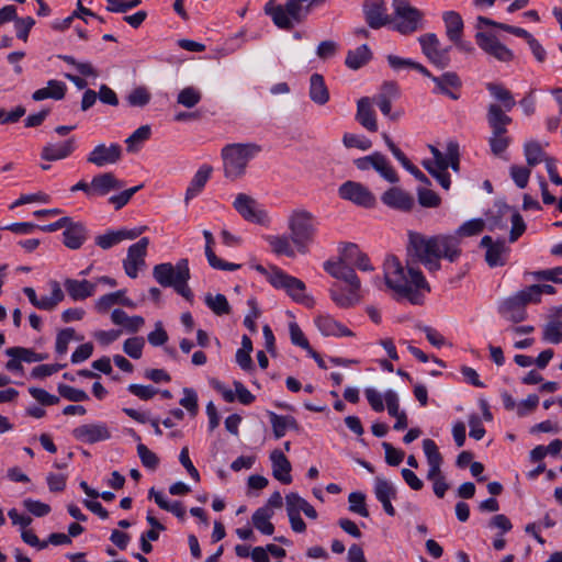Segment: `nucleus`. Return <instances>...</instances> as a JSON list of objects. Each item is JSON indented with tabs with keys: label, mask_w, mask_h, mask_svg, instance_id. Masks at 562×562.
Listing matches in <instances>:
<instances>
[{
	"label": "nucleus",
	"mask_w": 562,
	"mask_h": 562,
	"mask_svg": "<svg viewBox=\"0 0 562 562\" xmlns=\"http://www.w3.org/2000/svg\"><path fill=\"white\" fill-rule=\"evenodd\" d=\"M407 256L404 267L397 257L389 256L384 262V280L387 288L413 304L422 303L419 290L430 291L423 272L414 267L420 262L429 272L440 270V259L454 262L461 256L460 239L454 235L426 236L409 232Z\"/></svg>",
	"instance_id": "f257e3e1"
},
{
	"label": "nucleus",
	"mask_w": 562,
	"mask_h": 562,
	"mask_svg": "<svg viewBox=\"0 0 562 562\" xmlns=\"http://www.w3.org/2000/svg\"><path fill=\"white\" fill-rule=\"evenodd\" d=\"M327 0H286L284 5H273L268 2L265 13L271 16L273 23L282 30H292L294 24L302 23L314 7H318Z\"/></svg>",
	"instance_id": "f03ea898"
},
{
	"label": "nucleus",
	"mask_w": 562,
	"mask_h": 562,
	"mask_svg": "<svg viewBox=\"0 0 562 562\" xmlns=\"http://www.w3.org/2000/svg\"><path fill=\"white\" fill-rule=\"evenodd\" d=\"M261 151L254 143H234L222 148L223 170L226 179L236 181L246 175L249 161Z\"/></svg>",
	"instance_id": "7ed1b4c3"
},
{
	"label": "nucleus",
	"mask_w": 562,
	"mask_h": 562,
	"mask_svg": "<svg viewBox=\"0 0 562 562\" xmlns=\"http://www.w3.org/2000/svg\"><path fill=\"white\" fill-rule=\"evenodd\" d=\"M153 276L161 286L173 288L186 300L193 297L188 285L191 277L188 259H180L175 266L170 262L158 263L153 269Z\"/></svg>",
	"instance_id": "20e7f679"
},
{
	"label": "nucleus",
	"mask_w": 562,
	"mask_h": 562,
	"mask_svg": "<svg viewBox=\"0 0 562 562\" xmlns=\"http://www.w3.org/2000/svg\"><path fill=\"white\" fill-rule=\"evenodd\" d=\"M292 244L301 255H306L317 233V222L313 213L305 209L293 210L288 218Z\"/></svg>",
	"instance_id": "39448f33"
},
{
	"label": "nucleus",
	"mask_w": 562,
	"mask_h": 562,
	"mask_svg": "<svg viewBox=\"0 0 562 562\" xmlns=\"http://www.w3.org/2000/svg\"><path fill=\"white\" fill-rule=\"evenodd\" d=\"M486 119L492 130L488 145L491 151L495 156H498L503 154L510 144V138L506 134L507 126L512 123V117L504 113L499 104L491 103L487 108Z\"/></svg>",
	"instance_id": "423d86ee"
},
{
	"label": "nucleus",
	"mask_w": 562,
	"mask_h": 562,
	"mask_svg": "<svg viewBox=\"0 0 562 562\" xmlns=\"http://www.w3.org/2000/svg\"><path fill=\"white\" fill-rule=\"evenodd\" d=\"M393 29L403 35L416 32L422 27L424 13L412 7L406 0H393Z\"/></svg>",
	"instance_id": "0eeeda50"
},
{
	"label": "nucleus",
	"mask_w": 562,
	"mask_h": 562,
	"mask_svg": "<svg viewBox=\"0 0 562 562\" xmlns=\"http://www.w3.org/2000/svg\"><path fill=\"white\" fill-rule=\"evenodd\" d=\"M269 282L276 289H284L295 302L307 307L314 306L315 301L305 293V284L302 280L286 274L281 269L274 268L273 272L269 276Z\"/></svg>",
	"instance_id": "6e6552de"
},
{
	"label": "nucleus",
	"mask_w": 562,
	"mask_h": 562,
	"mask_svg": "<svg viewBox=\"0 0 562 562\" xmlns=\"http://www.w3.org/2000/svg\"><path fill=\"white\" fill-rule=\"evenodd\" d=\"M529 303H532V299L528 291L524 289L505 299L501 303L498 312L506 319L518 324L527 318L526 307Z\"/></svg>",
	"instance_id": "1a4fd4ad"
},
{
	"label": "nucleus",
	"mask_w": 562,
	"mask_h": 562,
	"mask_svg": "<svg viewBox=\"0 0 562 562\" xmlns=\"http://www.w3.org/2000/svg\"><path fill=\"white\" fill-rule=\"evenodd\" d=\"M423 53L429 61L438 67L445 69L450 65V47L441 48L440 41L434 33H427L418 37Z\"/></svg>",
	"instance_id": "9d476101"
},
{
	"label": "nucleus",
	"mask_w": 562,
	"mask_h": 562,
	"mask_svg": "<svg viewBox=\"0 0 562 562\" xmlns=\"http://www.w3.org/2000/svg\"><path fill=\"white\" fill-rule=\"evenodd\" d=\"M233 206L245 221L259 225H266L269 222L267 212L259 209L258 202L246 193H238Z\"/></svg>",
	"instance_id": "9b49d317"
},
{
	"label": "nucleus",
	"mask_w": 562,
	"mask_h": 562,
	"mask_svg": "<svg viewBox=\"0 0 562 562\" xmlns=\"http://www.w3.org/2000/svg\"><path fill=\"white\" fill-rule=\"evenodd\" d=\"M355 166L359 170H368L373 168L383 179L391 183H397L400 180L396 171L391 166L386 157L379 151L356 159Z\"/></svg>",
	"instance_id": "f8f14e48"
},
{
	"label": "nucleus",
	"mask_w": 562,
	"mask_h": 562,
	"mask_svg": "<svg viewBox=\"0 0 562 562\" xmlns=\"http://www.w3.org/2000/svg\"><path fill=\"white\" fill-rule=\"evenodd\" d=\"M400 97V88L395 81H385L380 87L379 93L371 98L372 105L376 104L382 114L391 121H397L403 112H391L392 101Z\"/></svg>",
	"instance_id": "ddd939ff"
},
{
	"label": "nucleus",
	"mask_w": 562,
	"mask_h": 562,
	"mask_svg": "<svg viewBox=\"0 0 562 562\" xmlns=\"http://www.w3.org/2000/svg\"><path fill=\"white\" fill-rule=\"evenodd\" d=\"M339 195L344 200L353 202L363 207L375 205V196L363 184L355 181H346L339 187Z\"/></svg>",
	"instance_id": "4468645a"
},
{
	"label": "nucleus",
	"mask_w": 562,
	"mask_h": 562,
	"mask_svg": "<svg viewBox=\"0 0 562 562\" xmlns=\"http://www.w3.org/2000/svg\"><path fill=\"white\" fill-rule=\"evenodd\" d=\"M476 44L486 54L493 56L499 61L508 63L514 59V53L501 43L493 34L477 32L475 35Z\"/></svg>",
	"instance_id": "2eb2a0df"
},
{
	"label": "nucleus",
	"mask_w": 562,
	"mask_h": 562,
	"mask_svg": "<svg viewBox=\"0 0 562 562\" xmlns=\"http://www.w3.org/2000/svg\"><path fill=\"white\" fill-rule=\"evenodd\" d=\"M122 158V147L117 143L98 144L87 156V162L97 167L115 165Z\"/></svg>",
	"instance_id": "dca6fc26"
},
{
	"label": "nucleus",
	"mask_w": 562,
	"mask_h": 562,
	"mask_svg": "<svg viewBox=\"0 0 562 562\" xmlns=\"http://www.w3.org/2000/svg\"><path fill=\"white\" fill-rule=\"evenodd\" d=\"M148 245L149 239L142 237L137 243L130 246L127 257L123 262L125 273L130 278L135 279L138 274V268L145 265Z\"/></svg>",
	"instance_id": "f3484780"
},
{
	"label": "nucleus",
	"mask_w": 562,
	"mask_h": 562,
	"mask_svg": "<svg viewBox=\"0 0 562 562\" xmlns=\"http://www.w3.org/2000/svg\"><path fill=\"white\" fill-rule=\"evenodd\" d=\"M362 8L366 22L371 29L378 30L393 22L384 0H364Z\"/></svg>",
	"instance_id": "a211bd4d"
},
{
	"label": "nucleus",
	"mask_w": 562,
	"mask_h": 562,
	"mask_svg": "<svg viewBox=\"0 0 562 562\" xmlns=\"http://www.w3.org/2000/svg\"><path fill=\"white\" fill-rule=\"evenodd\" d=\"M324 269L333 278L344 281L348 288H351V292H359L361 282L351 266L338 260H328L324 263Z\"/></svg>",
	"instance_id": "6ab92c4d"
},
{
	"label": "nucleus",
	"mask_w": 562,
	"mask_h": 562,
	"mask_svg": "<svg viewBox=\"0 0 562 562\" xmlns=\"http://www.w3.org/2000/svg\"><path fill=\"white\" fill-rule=\"evenodd\" d=\"M71 434L78 441L90 445L111 438V431L105 424L81 425L76 427Z\"/></svg>",
	"instance_id": "aec40b11"
},
{
	"label": "nucleus",
	"mask_w": 562,
	"mask_h": 562,
	"mask_svg": "<svg viewBox=\"0 0 562 562\" xmlns=\"http://www.w3.org/2000/svg\"><path fill=\"white\" fill-rule=\"evenodd\" d=\"M381 201L386 206L402 212H409L415 205L414 198L398 187L387 189L381 195Z\"/></svg>",
	"instance_id": "412c9836"
},
{
	"label": "nucleus",
	"mask_w": 562,
	"mask_h": 562,
	"mask_svg": "<svg viewBox=\"0 0 562 562\" xmlns=\"http://www.w3.org/2000/svg\"><path fill=\"white\" fill-rule=\"evenodd\" d=\"M480 245L486 248L485 261L491 267H502L506 263L505 255L508 248L504 240L494 241L491 236H484Z\"/></svg>",
	"instance_id": "4be33fe9"
},
{
	"label": "nucleus",
	"mask_w": 562,
	"mask_h": 562,
	"mask_svg": "<svg viewBox=\"0 0 562 562\" xmlns=\"http://www.w3.org/2000/svg\"><path fill=\"white\" fill-rule=\"evenodd\" d=\"M374 494L376 499L382 504L384 512L393 517L396 512L391 501L396 498V488L384 477H375L374 481Z\"/></svg>",
	"instance_id": "5701e85b"
},
{
	"label": "nucleus",
	"mask_w": 562,
	"mask_h": 562,
	"mask_svg": "<svg viewBox=\"0 0 562 562\" xmlns=\"http://www.w3.org/2000/svg\"><path fill=\"white\" fill-rule=\"evenodd\" d=\"M76 149V139L70 137L61 143H49L42 148L41 158L46 161H57L66 159Z\"/></svg>",
	"instance_id": "b1692460"
},
{
	"label": "nucleus",
	"mask_w": 562,
	"mask_h": 562,
	"mask_svg": "<svg viewBox=\"0 0 562 562\" xmlns=\"http://www.w3.org/2000/svg\"><path fill=\"white\" fill-rule=\"evenodd\" d=\"M432 82L436 85L435 92L446 94L452 100H458L459 94L454 90H459L462 86L461 79L454 71H447L441 76L431 77Z\"/></svg>",
	"instance_id": "393cba45"
},
{
	"label": "nucleus",
	"mask_w": 562,
	"mask_h": 562,
	"mask_svg": "<svg viewBox=\"0 0 562 562\" xmlns=\"http://www.w3.org/2000/svg\"><path fill=\"white\" fill-rule=\"evenodd\" d=\"M356 120L369 132L378 131V121L369 97H362L357 101Z\"/></svg>",
	"instance_id": "a878e982"
},
{
	"label": "nucleus",
	"mask_w": 562,
	"mask_h": 562,
	"mask_svg": "<svg viewBox=\"0 0 562 562\" xmlns=\"http://www.w3.org/2000/svg\"><path fill=\"white\" fill-rule=\"evenodd\" d=\"M423 450L429 464L427 479L430 481H435L437 477L443 476L440 470L442 463V456L440 454L436 442L431 439H424Z\"/></svg>",
	"instance_id": "bb28decb"
},
{
	"label": "nucleus",
	"mask_w": 562,
	"mask_h": 562,
	"mask_svg": "<svg viewBox=\"0 0 562 562\" xmlns=\"http://www.w3.org/2000/svg\"><path fill=\"white\" fill-rule=\"evenodd\" d=\"M64 286L74 301H83L95 293V284L88 280L66 279Z\"/></svg>",
	"instance_id": "cd10ccee"
},
{
	"label": "nucleus",
	"mask_w": 562,
	"mask_h": 562,
	"mask_svg": "<svg viewBox=\"0 0 562 562\" xmlns=\"http://www.w3.org/2000/svg\"><path fill=\"white\" fill-rule=\"evenodd\" d=\"M270 460L273 477L283 484H290L292 482L290 474L292 467L285 454L276 449L270 453Z\"/></svg>",
	"instance_id": "c85d7f7f"
},
{
	"label": "nucleus",
	"mask_w": 562,
	"mask_h": 562,
	"mask_svg": "<svg viewBox=\"0 0 562 562\" xmlns=\"http://www.w3.org/2000/svg\"><path fill=\"white\" fill-rule=\"evenodd\" d=\"M315 324L324 336L352 337L355 335L349 328L329 315L317 316Z\"/></svg>",
	"instance_id": "c756f323"
},
{
	"label": "nucleus",
	"mask_w": 562,
	"mask_h": 562,
	"mask_svg": "<svg viewBox=\"0 0 562 562\" xmlns=\"http://www.w3.org/2000/svg\"><path fill=\"white\" fill-rule=\"evenodd\" d=\"M92 194L106 195L110 191L121 190L124 182L115 177L113 172H104L94 176L91 180Z\"/></svg>",
	"instance_id": "7c9ffc66"
},
{
	"label": "nucleus",
	"mask_w": 562,
	"mask_h": 562,
	"mask_svg": "<svg viewBox=\"0 0 562 562\" xmlns=\"http://www.w3.org/2000/svg\"><path fill=\"white\" fill-rule=\"evenodd\" d=\"M64 245L72 250L79 249L87 239V228L81 222H75L71 218V224H69L64 233Z\"/></svg>",
	"instance_id": "2f4dec72"
},
{
	"label": "nucleus",
	"mask_w": 562,
	"mask_h": 562,
	"mask_svg": "<svg viewBox=\"0 0 562 562\" xmlns=\"http://www.w3.org/2000/svg\"><path fill=\"white\" fill-rule=\"evenodd\" d=\"M115 304H120L130 308H134L136 306V304L126 296V290H119L99 297V300L95 302V310L99 313H105Z\"/></svg>",
	"instance_id": "473e14b6"
},
{
	"label": "nucleus",
	"mask_w": 562,
	"mask_h": 562,
	"mask_svg": "<svg viewBox=\"0 0 562 562\" xmlns=\"http://www.w3.org/2000/svg\"><path fill=\"white\" fill-rule=\"evenodd\" d=\"M203 236L205 239V256L209 265L213 269L217 270H226V271H235L240 268L238 263H231L220 259L215 252L213 251V245L215 243L213 234L210 231H203Z\"/></svg>",
	"instance_id": "72a5a7b5"
},
{
	"label": "nucleus",
	"mask_w": 562,
	"mask_h": 562,
	"mask_svg": "<svg viewBox=\"0 0 562 562\" xmlns=\"http://www.w3.org/2000/svg\"><path fill=\"white\" fill-rule=\"evenodd\" d=\"M269 418L276 439L282 438L289 429L295 431L300 430V425L293 416L278 415L273 412H269Z\"/></svg>",
	"instance_id": "f704fd0d"
},
{
	"label": "nucleus",
	"mask_w": 562,
	"mask_h": 562,
	"mask_svg": "<svg viewBox=\"0 0 562 562\" xmlns=\"http://www.w3.org/2000/svg\"><path fill=\"white\" fill-rule=\"evenodd\" d=\"M308 97L317 105H325L329 101V91L322 75L311 76Z\"/></svg>",
	"instance_id": "c9c22d12"
},
{
	"label": "nucleus",
	"mask_w": 562,
	"mask_h": 562,
	"mask_svg": "<svg viewBox=\"0 0 562 562\" xmlns=\"http://www.w3.org/2000/svg\"><path fill=\"white\" fill-rule=\"evenodd\" d=\"M67 86L63 81L55 79L48 80L47 86L35 90L32 93L34 101H42L45 99L61 100L65 98Z\"/></svg>",
	"instance_id": "e433bc0d"
},
{
	"label": "nucleus",
	"mask_w": 562,
	"mask_h": 562,
	"mask_svg": "<svg viewBox=\"0 0 562 562\" xmlns=\"http://www.w3.org/2000/svg\"><path fill=\"white\" fill-rule=\"evenodd\" d=\"M212 171L213 168L209 165H203L200 167V169L193 176L189 187L187 188L184 196L186 202L196 196L203 190L211 177Z\"/></svg>",
	"instance_id": "4c0bfd02"
},
{
	"label": "nucleus",
	"mask_w": 562,
	"mask_h": 562,
	"mask_svg": "<svg viewBox=\"0 0 562 562\" xmlns=\"http://www.w3.org/2000/svg\"><path fill=\"white\" fill-rule=\"evenodd\" d=\"M513 207L506 203H497L486 214L487 227L490 231L504 229L507 224L504 217L513 212Z\"/></svg>",
	"instance_id": "58836bf2"
},
{
	"label": "nucleus",
	"mask_w": 562,
	"mask_h": 562,
	"mask_svg": "<svg viewBox=\"0 0 562 562\" xmlns=\"http://www.w3.org/2000/svg\"><path fill=\"white\" fill-rule=\"evenodd\" d=\"M443 22L446 24V33L448 38L453 43H459V38L463 32V20L456 11H447L443 13Z\"/></svg>",
	"instance_id": "ea45409f"
},
{
	"label": "nucleus",
	"mask_w": 562,
	"mask_h": 562,
	"mask_svg": "<svg viewBox=\"0 0 562 562\" xmlns=\"http://www.w3.org/2000/svg\"><path fill=\"white\" fill-rule=\"evenodd\" d=\"M271 250L278 256H286L289 258L295 257V250L292 246L291 236L285 235H269L266 237Z\"/></svg>",
	"instance_id": "a19ab883"
},
{
	"label": "nucleus",
	"mask_w": 562,
	"mask_h": 562,
	"mask_svg": "<svg viewBox=\"0 0 562 562\" xmlns=\"http://www.w3.org/2000/svg\"><path fill=\"white\" fill-rule=\"evenodd\" d=\"M330 299L340 308H350L359 302L358 292H351L348 288L347 293L342 292L337 283L329 289Z\"/></svg>",
	"instance_id": "79ce46f5"
},
{
	"label": "nucleus",
	"mask_w": 562,
	"mask_h": 562,
	"mask_svg": "<svg viewBox=\"0 0 562 562\" xmlns=\"http://www.w3.org/2000/svg\"><path fill=\"white\" fill-rule=\"evenodd\" d=\"M272 512L268 507L258 508L251 516L254 527L263 535L271 536L274 532V526L270 521Z\"/></svg>",
	"instance_id": "37998d69"
},
{
	"label": "nucleus",
	"mask_w": 562,
	"mask_h": 562,
	"mask_svg": "<svg viewBox=\"0 0 562 562\" xmlns=\"http://www.w3.org/2000/svg\"><path fill=\"white\" fill-rule=\"evenodd\" d=\"M486 89L496 100L502 102L503 105L499 106L502 108L504 113L509 112L516 105L512 92L504 86L499 83L488 82L486 85Z\"/></svg>",
	"instance_id": "c03bdc74"
},
{
	"label": "nucleus",
	"mask_w": 562,
	"mask_h": 562,
	"mask_svg": "<svg viewBox=\"0 0 562 562\" xmlns=\"http://www.w3.org/2000/svg\"><path fill=\"white\" fill-rule=\"evenodd\" d=\"M372 57L371 50L368 45L363 44L355 50H349L345 60L348 68L357 70L364 66Z\"/></svg>",
	"instance_id": "a18cd8bd"
},
{
	"label": "nucleus",
	"mask_w": 562,
	"mask_h": 562,
	"mask_svg": "<svg viewBox=\"0 0 562 562\" xmlns=\"http://www.w3.org/2000/svg\"><path fill=\"white\" fill-rule=\"evenodd\" d=\"M52 285V294L38 297V302L35 307L44 311H53L58 303H60L65 295L64 292L57 281H53Z\"/></svg>",
	"instance_id": "49530a36"
},
{
	"label": "nucleus",
	"mask_w": 562,
	"mask_h": 562,
	"mask_svg": "<svg viewBox=\"0 0 562 562\" xmlns=\"http://www.w3.org/2000/svg\"><path fill=\"white\" fill-rule=\"evenodd\" d=\"M542 339L554 345L562 342V321L549 316L547 324L543 326Z\"/></svg>",
	"instance_id": "de8ad7c7"
},
{
	"label": "nucleus",
	"mask_w": 562,
	"mask_h": 562,
	"mask_svg": "<svg viewBox=\"0 0 562 562\" xmlns=\"http://www.w3.org/2000/svg\"><path fill=\"white\" fill-rule=\"evenodd\" d=\"M525 157L528 167L532 168L548 157L538 142H528L524 146Z\"/></svg>",
	"instance_id": "09e8293b"
},
{
	"label": "nucleus",
	"mask_w": 562,
	"mask_h": 562,
	"mask_svg": "<svg viewBox=\"0 0 562 562\" xmlns=\"http://www.w3.org/2000/svg\"><path fill=\"white\" fill-rule=\"evenodd\" d=\"M205 304L215 315H226L231 313V305L224 294L205 295Z\"/></svg>",
	"instance_id": "8fccbe9b"
},
{
	"label": "nucleus",
	"mask_w": 562,
	"mask_h": 562,
	"mask_svg": "<svg viewBox=\"0 0 562 562\" xmlns=\"http://www.w3.org/2000/svg\"><path fill=\"white\" fill-rule=\"evenodd\" d=\"M201 99L202 94L196 88L187 87L179 92L177 102L186 108H193L201 101Z\"/></svg>",
	"instance_id": "3c124183"
},
{
	"label": "nucleus",
	"mask_w": 562,
	"mask_h": 562,
	"mask_svg": "<svg viewBox=\"0 0 562 562\" xmlns=\"http://www.w3.org/2000/svg\"><path fill=\"white\" fill-rule=\"evenodd\" d=\"M5 353L11 358H18L27 363L38 362L37 352L32 349L23 347H12L5 350Z\"/></svg>",
	"instance_id": "603ef678"
},
{
	"label": "nucleus",
	"mask_w": 562,
	"mask_h": 562,
	"mask_svg": "<svg viewBox=\"0 0 562 562\" xmlns=\"http://www.w3.org/2000/svg\"><path fill=\"white\" fill-rule=\"evenodd\" d=\"M145 345L143 337H132L124 341V352L133 359H139Z\"/></svg>",
	"instance_id": "864d4df0"
},
{
	"label": "nucleus",
	"mask_w": 562,
	"mask_h": 562,
	"mask_svg": "<svg viewBox=\"0 0 562 562\" xmlns=\"http://www.w3.org/2000/svg\"><path fill=\"white\" fill-rule=\"evenodd\" d=\"M58 393L61 397L71 402H83L89 398L88 394L83 390L75 389L67 384L58 385Z\"/></svg>",
	"instance_id": "5fc2aeb1"
},
{
	"label": "nucleus",
	"mask_w": 562,
	"mask_h": 562,
	"mask_svg": "<svg viewBox=\"0 0 562 562\" xmlns=\"http://www.w3.org/2000/svg\"><path fill=\"white\" fill-rule=\"evenodd\" d=\"M418 203L424 207H438L441 203L440 196L432 190L423 188L417 190Z\"/></svg>",
	"instance_id": "6e6d98bb"
},
{
	"label": "nucleus",
	"mask_w": 562,
	"mask_h": 562,
	"mask_svg": "<svg viewBox=\"0 0 562 562\" xmlns=\"http://www.w3.org/2000/svg\"><path fill=\"white\" fill-rule=\"evenodd\" d=\"M29 393L33 398H35L40 404L44 406H52L59 403V397L48 393L46 390L41 387L31 386L29 389Z\"/></svg>",
	"instance_id": "4d7b16f0"
},
{
	"label": "nucleus",
	"mask_w": 562,
	"mask_h": 562,
	"mask_svg": "<svg viewBox=\"0 0 562 562\" xmlns=\"http://www.w3.org/2000/svg\"><path fill=\"white\" fill-rule=\"evenodd\" d=\"M509 171L512 179L519 189L527 187L531 173L530 167L513 165Z\"/></svg>",
	"instance_id": "13d9d810"
},
{
	"label": "nucleus",
	"mask_w": 562,
	"mask_h": 562,
	"mask_svg": "<svg viewBox=\"0 0 562 562\" xmlns=\"http://www.w3.org/2000/svg\"><path fill=\"white\" fill-rule=\"evenodd\" d=\"M137 453L144 467L149 470H156L159 464V458L150 451L144 443H138Z\"/></svg>",
	"instance_id": "bf43d9fd"
},
{
	"label": "nucleus",
	"mask_w": 562,
	"mask_h": 562,
	"mask_svg": "<svg viewBox=\"0 0 562 562\" xmlns=\"http://www.w3.org/2000/svg\"><path fill=\"white\" fill-rule=\"evenodd\" d=\"M349 510L359 514L362 517H368L369 512L366 507V496L362 493L353 492L349 494Z\"/></svg>",
	"instance_id": "052dcab7"
},
{
	"label": "nucleus",
	"mask_w": 562,
	"mask_h": 562,
	"mask_svg": "<svg viewBox=\"0 0 562 562\" xmlns=\"http://www.w3.org/2000/svg\"><path fill=\"white\" fill-rule=\"evenodd\" d=\"M150 93L145 87L135 88L127 97V102L132 106H145L150 101Z\"/></svg>",
	"instance_id": "680f3d73"
},
{
	"label": "nucleus",
	"mask_w": 562,
	"mask_h": 562,
	"mask_svg": "<svg viewBox=\"0 0 562 562\" xmlns=\"http://www.w3.org/2000/svg\"><path fill=\"white\" fill-rule=\"evenodd\" d=\"M485 227L483 220H471L463 223L457 231L458 236H475L480 234Z\"/></svg>",
	"instance_id": "e2e57ef3"
},
{
	"label": "nucleus",
	"mask_w": 562,
	"mask_h": 562,
	"mask_svg": "<svg viewBox=\"0 0 562 562\" xmlns=\"http://www.w3.org/2000/svg\"><path fill=\"white\" fill-rule=\"evenodd\" d=\"M361 254L362 251L356 244H347L340 251L339 258L337 260L346 265L353 266Z\"/></svg>",
	"instance_id": "0e129e2a"
},
{
	"label": "nucleus",
	"mask_w": 562,
	"mask_h": 562,
	"mask_svg": "<svg viewBox=\"0 0 562 562\" xmlns=\"http://www.w3.org/2000/svg\"><path fill=\"white\" fill-rule=\"evenodd\" d=\"M183 397L180 400V405L183 406L192 416H195L199 411L198 395L192 389H183Z\"/></svg>",
	"instance_id": "69168bd1"
},
{
	"label": "nucleus",
	"mask_w": 562,
	"mask_h": 562,
	"mask_svg": "<svg viewBox=\"0 0 562 562\" xmlns=\"http://www.w3.org/2000/svg\"><path fill=\"white\" fill-rule=\"evenodd\" d=\"M75 338L74 328H65L57 334L55 349L58 355H65L68 350V344Z\"/></svg>",
	"instance_id": "338daca9"
},
{
	"label": "nucleus",
	"mask_w": 562,
	"mask_h": 562,
	"mask_svg": "<svg viewBox=\"0 0 562 562\" xmlns=\"http://www.w3.org/2000/svg\"><path fill=\"white\" fill-rule=\"evenodd\" d=\"M127 391L143 401H148L158 393V390L151 385H142L134 383L127 386Z\"/></svg>",
	"instance_id": "774afa93"
}]
</instances>
